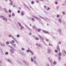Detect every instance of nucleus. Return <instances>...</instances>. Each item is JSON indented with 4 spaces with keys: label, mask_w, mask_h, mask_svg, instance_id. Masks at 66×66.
Masks as SVG:
<instances>
[{
    "label": "nucleus",
    "mask_w": 66,
    "mask_h": 66,
    "mask_svg": "<svg viewBox=\"0 0 66 66\" xmlns=\"http://www.w3.org/2000/svg\"><path fill=\"white\" fill-rule=\"evenodd\" d=\"M59 54H58V56H61V55H62V53H61V52L59 53Z\"/></svg>",
    "instance_id": "nucleus-17"
},
{
    "label": "nucleus",
    "mask_w": 66,
    "mask_h": 66,
    "mask_svg": "<svg viewBox=\"0 0 66 66\" xmlns=\"http://www.w3.org/2000/svg\"><path fill=\"white\" fill-rule=\"evenodd\" d=\"M44 20H45V21H46L47 20H48V19L47 18H46V19H44Z\"/></svg>",
    "instance_id": "nucleus-20"
},
{
    "label": "nucleus",
    "mask_w": 66,
    "mask_h": 66,
    "mask_svg": "<svg viewBox=\"0 0 66 66\" xmlns=\"http://www.w3.org/2000/svg\"><path fill=\"white\" fill-rule=\"evenodd\" d=\"M47 51L49 54H50V53L51 52V51H50V49H49V48L48 47V49H47Z\"/></svg>",
    "instance_id": "nucleus-5"
},
{
    "label": "nucleus",
    "mask_w": 66,
    "mask_h": 66,
    "mask_svg": "<svg viewBox=\"0 0 66 66\" xmlns=\"http://www.w3.org/2000/svg\"><path fill=\"white\" fill-rule=\"evenodd\" d=\"M18 25H19V26H20V27H21V24L19 22H18Z\"/></svg>",
    "instance_id": "nucleus-18"
},
{
    "label": "nucleus",
    "mask_w": 66,
    "mask_h": 66,
    "mask_svg": "<svg viewBox=\"0 0 66 66\" xmlns=\"http://www.w3.org/2000/svg\"><path fill=\"white\" fill-rule=\"evenodd\" d=\"M44 7L45 9H46V6H44Z\"/></svg>",
    "instance_id": "nucleus-59"
},
{
    "label": "nucleus",
    "mask_w": 66,
    "mask_h": 66,
    "mask_svg": "<svg viewBox=\"0 0 66 66\" xmlns=\"http://www.w3.org/2000/svg\"><path fill=\"white\" fill-rule=\"evenodd\" d=\"M32 17L34 18H35L36 19H37L38 20V19H39V18H38L37 17L35 16H33Z\"/></svg>",
    "instance_id": "nucleus-8"
},
{
    "label": "nucleus",
    "mask_w": 66,
    "mask_h": 66,
    "mask_svg": "<svg viewBox=\"0 0 66 66\" xmlns=\"http://www.w3.org/2000/svg\"><path fill=\"white\" fill-rule=\"evenodd\" d=\"M62 14L63 15H65V12H63Z\"/></svg>",
    "instance_id": "nucleus-27"
},
{
    "label": "nucleus",
    "mask_w": 66,
    "mask_h": 66,
    "mask_svg": "<svg viewBox=\"0 0 66 66\" xmlns=\"http://www.w3.org/2000/svg\"><path fill=\"white\" fill-rule=\"evenodd\" d=\"M12 16H15V14L14 13H13L12 14Z\"/></svg>",
    "instance_id": "nucleus-41"
},
{
    "label": "nucleus",
    "mask_w": 66,
    "mask_h": 66,
    "mask_svg": "<svg viewBox=\"0 0 66 66\" xmlns=\"http://www.w3.org/2000/svg\"><path fill=\"white\" fill-rule=\"evenodd\" d=\"M59 60H60L61 59V56H59Z\"/></svg>",
    "instance_id": "nucleus-25"
},
{
    "label": "nucleus",
    "mask_w": 66,
    "mask_h": 66,
    "mask_svg": "<svg viewBox=\"0 0 66 66\" xmlns=\"http://www.w3.org/2000/svg\"><path fill=\"white\" fill-rule=\"evenodd\" d=\"M1 65H2V62H1V61H0V66H1Z\"/></svg>",
    "instance_id": "nucleus-36"
},
{
    "label": "nucleus",
    "mask_w": 66,
    "mask_h": 66,
    "mask_svg": "<svg viewBox=\"0 0 66 66\" xmlns=\"http://www.w3.org/2000/svg\"><path fill=\"white\" fill-rule=\"evenodd\" d=\"M50 8L49 7L48 8V9H47V11H49V10H50Z\"/></svg>",
    "instance_id": "nucleus-40"
},
{
    "label": "nucleus",
    "mask_w": 66,
    "mask_h": 66,
    "mask_svg": "<svg viewBox=\"0 0 66 66\" xmlns=\"http://www.w3.org/2000/svg\"><path fill=\"white\" fill-rule=\"evenodd\" d=\"M38 36L39 37H40V38H41V39L43 38H42V36H40V35H39Z\"/></svg>",
    "instance_id": "nucleus-28"
},
{
    "label": "nucleus",
    "mask_w": 66,
    "mask_h": 66,
    "mask_svg": "<svg viewBox=\"0 0 66 66\" xmlns=\"http://www.w3.org/2000/svg\"><path fill=\"white\" fill-rule=\"evenodd\" d=\"M60 15L58 14L57 15V18H59V17H60Z\"/></svg>",
    "instance_id": "nucleus-26"
},
{
    "label": "nucleus",
    "mask_w": 66,
    "mask_h": 66,
    "mask_svg": "<svg viewBox=\"0 0 66 66\" xmlns=\"http://www.w3.org/2000/svg\"><path fill=\"white\" fill-rule=\"evenodd\" d=\"M10 1V2H11V3L12 2V3H13V1H12V0H11V1Z\"/></svg>",
    "instance_id": "nucleus-57"
},
{
    "label": "nucleus",
    "mask_w": 66,
    "mask_h": 66,
    "mask_svg": "<svg viewBox=\"0 0 66 66\" xmlns=\"http://www.w3.org/2000/svg\"><path fill=\"white\" fill-rule=\"evenodd\" d=\"M4 11L6 12V13H7V11H6V8H4Z\"/></svg>",
    "instance_id": "nucleus-15"
},
{
    "label": "nucleus",
    "mask_w": 66,
    "mask_h": 66,
    "mask_svg": "<svg viewBox=\"0 0 66 66\" xmlns=\"http://www.w3.org/2000/svg\"><path fill=\"white\" fill-rule=\"evenodd\" d=\"M38 46L39 47H41V45H40V44H39V45H38Z\"/></svg>",
    "instance_id": "nucleus-54"
},
{
    "label": "nucleus",
    "mask_w": 66,
    "mask_h": 66,
    "mask_svg": "<svg viewBox=\"0 0 66 66\" xmlns=\"http://www.w3.org/2000/svg\"><path fill=\"white\" fill-rule=\"evenodd\" d=\"M19 53H20L21 54H23V51L22 50H20L19 51Z\"/></svg>",
    "instance_id": "nucleus-7"
},
{
    "label": "nucleus",
    "mask_w": 66,
    "mask_h": 66,
    "mask_svg": "<svg viewBox=\"0 0 66 66\" xmlns=\"http://www.w3.org/2000/svg\"><path fill=\"white\" fill-rule=\"evenodd\" d=\"M44 39H45L44 38H42V39H41V40L44 43H45V42H44Z\"/></svg>",
    "instance_id": "nucleus-11"
},
{
    "label": "nucleus",
    "mask_w": 66,
    "mask_h": 66,
    "mask_svg": "<svg viewBox=\"0 0 66 66\" xmlns=\"http://www.w3.org/2000/svg\"><path fill=\"white\" fill-rule=\"evenodd\" d=\"M53 64H54V65H56V62L55 61H54V62L53 63Z\"/></svg>",
    "instance_id": "nucleus-31"
},
{
    "label": "nucleus",
    "mask_w": 66,
    "mask_h": 66,
    "mask_svg": "<svg viewBox=\"0 0 66 66\" xmlns=\"http://www.w3.org/2000/svg\"><path fill=\"white\" fill-rule=\"evenodd\" d=\"M9 17H11V16H12V15H11V14H9Z\"/></svg>",
    "instance_id": "nucleus-42"
},
{
    "label": "nucleus",
    "mask_w": 66,
    "mask_h": 66,
    "mask_svg": "<svg viewBox=\"0 0 66 66\" xmlns=\"http://www.w3.org/2000/svg\"><path fill=\"white\" fill-rule=\"evenodd\" d=\"M31 62H33V58H31Z\"/></svg>",
    "instance_id": "nucleus-33"
},
{
    "label": "nucleus",
    "mask_w": 66,
    "mask_h": 66,
    "mask_svg": "<svg viewBox=\"0 0 66 66\" xmlns=\"http://www.w3.org/2000/svg\"><path fill=\"white\" fill-rule=\"evenodd\" d=\"M9 12L10 13H11V12H12V11H11V10H9Z\"/></svg>",
    "instance_id": "nucleus-44"
},
{
    "label": "nucleus",
    "mask_w": 66,
    "mask_h": 66,
    "mask_svg": "<svg viewBox=\"0 0 66 66\" xmlns=\"http://www.w3.org/2000/svg\"><path fill=\"white\" fill-rule=\"evenodd\" d=\"M34 63L35 64H36V65H37V62H36V61L35 60H34Z\"/></svg>",
    "instance_id": "nucleus-22"
},
{
    "label": "nucleus",
    "mask_w": 66,
    "mask_h": 66,
    "mask_svg": "<svg viewBox=\"0 0 66 66\" xmlns=\"http://www.w3.org/2000/svg\"><path fill=\"white\" fill-rule=\"evenodd\" d=\"M65 5H66V0L65 2Z\"/></svg>",
    "instance_id": "nucleus-64"
},
{
    "label": "nucleus",
    "mask_w": 66,
    "mask_h": 66,
    "mask_svg": "<svg viewBox=\"0 0 66 66\" xmlns=\"http://www.w3.org/2000/svg\"><path fill=\"white\" fill-rule=\"evenodd\" d=\"M9 42L10 43H11V44H13V43H12V42H11L10 41H9Z\"/></svg>",
    "instance_id": "nucleus-56"
},
{
    "label": "nucleus",
    "mask_w": 66,
    "mask_h": 66,
    "mask_svg": "<svg viewBox=\"0 0 66 66\" xmlns=\"http://www.w3.org/2000/svg\"><path fill=\"white\" fill-rule=\"evenodd\" d=\"M7 62H9V63H10L11 64H12V61L10 59H8L7 60Z\"/></svg>",
    "instance_id": "nucleus-10"
},
{
    "label": "nucleus",
    "mask_w": 66,
    "mask_h": 66,
    "mask_svg": "<svg viewBox=\"0 0 66 66\" xmlns=\"http://www.w3.org/2000/svg\"><path fill=\"white\" fill-rule=\"evenodd\" d=\"M8 54H9V53L8 52H6L5 53V54H6V55H8Z\"/></svg>",
    "instance_id": "nucleus-32"
},
{
    "label": "nucleus",
    "mask_w": 66,
    "mask_h": 66,
    "mask_svg": "<svg viewBox=\"0 0 66 66\" xmlns=\"http://www.w3.org/2000/svg\"><path fill=\"white\" fill-rule=\"evenodd\" d=\"M10 47L11 48H12L11 49H10V51L11 53L12 54H13V53H14V50H15V49L13 47H12L11 46H10Z\"/></svg>",
    "instance_id": "nucleus-1"
},
{
    "label": "nucleus",
    "mask_w": 66,
    "mask_h": 66,
    "mask_svg": "<svg viewBox=\"0 0 66 66\" xmlns=\"http://www.w3.org/2000/svg\"><path fill=\"white\" fill-rule=\"evenodd\" d=\"M39 17H40L41 18H42V19H44V18H42V17L40 16V15H39Z\"/></svg>",
    "instance_id": "nucleus-53"
},
{
    "label": "nucleus",
    "mask_w": 66,
    "mask_h": 66,
    "mask_svg": "<svg viewBox=\"0 0 66 66\" xmlns=\"http://www.w3.org/2000/svg\"><path fill=\"white\" fill-rule=\"evenodd\" d=\"M59 21L60 22V23H62V21L61 20V19H59Z\"/></svg>",
    "instance_id": "nucleus-24"
},
{
    "label": "nucleus",
    "mask_w": 66,
    "mask_h": 66,
    "mask_svg": "<svg viewBox=\"0 0 66 66\" xmlns=\"http://www.w3.org/2000/svg\"><path fill=\"white\" fill-rule=\"evenodd\" d=\"M21 14L22 16H23L24 15V14L23 13V12H22L21 13Z\"/></svg>",
    "instance_id": "nucleus-21"
},
{
    "label": "nucleus",
    "mask_w": 66,
    "mask_h": 66,
    "mask_svg": "<svg viewBox=\"0 0 66 66\" xmlns=\"http://www.w3.org/2000/svg\"><path fill=\"white\" fill-rule=\"evenodd\" d=\"M24 63L25 65H27V66H29V63L27 61H24Z\"/></svg>",
    "instance_id": "nucleus-3"
},
{
    "label": "nucleus",
    "mask_w": 66,
    "mask_h": 66,
    "mask_svg": "<svg viewBox=\"0 0 66 66\" xmlns=\"http://www.w3.org/2000/svg\"><path fill=\"white\" fill-rule=\"evenodd\" d=\"M18 13H20V11L19 10H18Z\"/></svg>",
    "instance_id": "nucleus-49"
},
{
    "label": "nucleus",
    "mask_w": 66,
    "mask_h": 66,
    "mask_svg": "<svg viewBox=\"0 0 66 66\" xmlns=\"http://www.w3.org/2000/svg\"><path fill=\"white\" fill-rule=\"evenodd\" d=\"M25 26L26 27H27V28L28 27V26H27V25H25Z\"/></svg>",
    "instance_id": "nucleus-61"
},
{
    "label": "nucleus",
    "mask_w": 66,
    "mask_h": 66,
    "mask_svg": "<svg viewBox=\"0 0 66 66\" xmlns=\"http://www.w3.org/2000/svg\"><path fill=\"white\" fill-rule=\"evenodd\" d=\"M59 44H61V42H59Z\"/></svg>",
    "instance_id": "nucleus-58"
},
{
    "label": "nucleus",
    "mask_w": 66,
    "mask_h": 66,
    "mask_svg": "<svg viewBox=\"0 0 66 66\" xmlns=\"http://www.w3.org/2000/svg\"><path fill=\"white\" fill-rule=\"evenodd\" d=\"M35 39L37 40H39V38L37 37H36L35 38Z\"/></svg>",
    "instance_id": "nucleus-16"
},
{
    "label": "nucleus",
    "mask_w": 66,
    "mask_h": 66,
    "mask_svg": "<svg viewBox=\"0 0 66 66\" xmlns=\"http://www.w3.org/2000/svg\"><path fill=\"white\" fill-rule=\"evenodd\" d=\"M32 20L33 21H35V20H34V18H32Z\"/></svg>",
    "instance_id": "nucleus-34"
},
{
    "label": "nucleus",
    "mask_w": 66,
    "mask_h": 66,
    "mask_svg": "<svg viewBox=\"0 0 66 66\" xmlns=\"http://www.w3.org/2000/svg\"><path fill=\"white\" fill-rule=\"evenodd\" d=\"M45 13L46 14H48V12H47L46 11H45Z\"/></svg>",
    "instance_id": "nucleus-43"
},
{
    "label": "nucleus",
    "mask_w": 66,
    "mask_h": 66,
    "mask_svg": "<svg viewBox=\"0 0 66 66\" xmlns=\"http://www.w3.org/2000/svg\"><path fill=\"white\" fill-rule=\"evenodd\" d=\"M46 39V42H49V40H48L47 39Z\"/></svg>",
    "instance_id": "nucleus-50"
},
{
    "label": "nucleus",
    "mask_w": 66,
    "mask_h": 66,
    "mask_svg": "<svg viewBox=\"0 0 66 66\" xmlns=\"http://www.w3.org/2000/svg\"><path fill=\"white\" fill-rule=\"evenodd\" d=\"M12 44H14V43H15V41L13 40H12Z\"/></svg>",
    "instance_id": "nucleus-30"
},
{
    "label": "nucleus",
    "mask_w": 66,
    "mask_h": 66,
    "mask_svg": "<svg viewBox=\"0 0 66 66\" xmlns=\"http://www.w3.org/2000/svg\"><path fill=\"white\" fill-rule=\"evenodd\" d=\"M34 1H32L31 2V4H34Z\"/></svg>",
    "instance_id": "nucleus-48"
},
{
    "label": "nucleus",
    "mask_w": 66,
    "mask_h": 66,
    "mask_svg": "<svg viewBox=\"0 0 66 66\" xmlns=\"http://www.w3.org/2000/svg\"><path fill=\"white\" fill-rule=\"evenodd\" d=\"M24 4V5H25V6H26V7H27V9H28V10H29V8H28V6H27L26 4Z\"/></svg>",
    "instance_id": "nucleus-23"
},
{
    "label": "nucleus",
    "mask_w": 66,
    "mask_h": 66,
    "mask_svg": "<svg viewBox=\"0 0 66 66\" xmlns=\"http://www.w3.org/2000/svg\"><path fill=\"white\" fill-rule=\"evenodd\" d=\"M29 31H31V29H30V28H29Z\"/></svg>",
    "instance_id": "nucleus-60"
},
{
    "label": "nucleus",
    "mask_w": 66,
    "mask_h": 66,
    "mask_svg": "<svg viewBox=\"0 0 66 66\" xmlns=\"http://www.w3.org/2000/svg\"><path fill=\"white\" fill-rule=\"evenodd\" d=\"M59 7H60V6H57L56 7V8L57 9H59Z\"/></svg>",
    "instance_id": "nucleus-35"
},
{
    "label": "nucleus",
    "mask_w": 66,
    "mask_h": 66,
    "mask_svg": "<svg viewBox=\"0 0 66 66\" xmlns=\"http://www.w3.org/2000/svg\"><path fill=\"white\" fill-rule=\"evenodd\" d=\"M21 27L20 28V29L22 30V29H23L24 28V27H22V26H21V27Z\"/></svg>",
    "instance_id": "nucleus-29"
},
{
    "label": "nucleus",
    "mask_w": 66,
    "mask_h": 66,
    "mask_svg": "<svg viewBox=\"0 0 66 66\" xmlns=\"http://www.w3.org/2000/svg\"><path fill=\"white\" fill-rule=\"evenodd\" d=\"M64 52L65 54H66V51H64Z\"/></svg>",
    "instance_id": "nucleus-62"
},
{
    "label": "nucleus",
    "mask_w": 66,
    "mask_h": 66,
    "mask_svg": "<svg viewBox=\"0 0 66 66\" xmlns=\"http://www.w3.org/2000/svg\"><path fill=\"white\" fill-rule=\"evenodd\" d=\"M13 39H14V40L15 41V42H16V43H17L18 44V42H17V41L16 40V39L15 38H13Z\"/></svg>",
    "instance_id": "nucleus-14"
},
{
    "label": "nucleus",
    "mask_w": 66,
    "mask_h": 66,
    "mask_svg": "<svg viewBox=\"0 0 66 66\" xmlns=\"http://www.w3.org/2000/svg\"><path fill=\"white\" fill-rule=\"evenodd\" d=\"M58 32H59V34L61 35V29L58 30Z\"/></svg>",
    "instance_id": "nucleus-13"
},
{
    "label": "nucleus",
    "mask_w": 66,
    "mask_h": 66,
    "mask_svg": "<svg viewBox=\"0 0 66 66\" xmlns=\"http://www.w3.org/2000/svg\"><path fill=\"white\" fill-rule=\"evenodd\" d=\"M22 50H25V49H24V48H22L21 49Z\"/></svg>",
    "instance_id": "nucleus-47"
},
{
    "label": "nucleus",
    "mask_w": 66,
    "mask_h": 66,
    "mask_svg": "<svg viewBox=\"0 0 66 66\" xmlns=\"http://www.w3.org/2000/svg\"><path fill=\"white\" fill-rule=\"evenodd\" d=\"M2 7L0 6V10H2Z\"/></svg>",
    "instance_id": "nucleus-51"
},
{
    "label": "nucleus",
    "mask_w": 66,
    "mask_h": 66,
    "mask_svg": "<svg viewBox=\"0 0 66 66\" xmlns=\"http://www.w3.org/2000/svg\"><path fill=\"white\" fill-rule=\"evenodd\" d=\"M4 16H1V17H2V18H4Z\"/></svg>",
    "instance_id": "nucleus-52"
},
{
    "label": "nucleus",
    "mask_w": 66,
    "mask_h": 66,
    "mask_svg": "<svg viewBox=\"0 0 66 66\" xmlns=\"http://www.w3.org/2000/svg\"><path fill=\"white\" fill-rule=\"evenodd\" d=\"M16 36H17V37H19L20 36H19V35H17Z\"/></svg>",
    "instance_id": "nucleus-39"
},
{
    "label": "nucleus",
    "mask_w": 66,
    "mask_h": 66,
    "mask_svg": "<svg viewBox=\"0 0 66 66\" xmlns=\"http://www.w3.org/2000/svg\"><path fill=\"white\" fill-rule=\"evenodd\" d=\"M5 44L4 43L1 44V46H3V47H4V46H5Z\"/></svg>",
    "instance_id": "nucleus-12"
},
{
    "label": "nucleus",
    "mask_w": 66,
    "mask_h": 66,
    "mask_svg": "<svg viewBox=\"0 0 66 66\" xmlns=\"http://www.w3.org/2000/svg\"><path fill=\"white\" fill-rule=\"evenodd\" d=\"M3 20H5V21H7V19H6V18H5V17H4V18H3Z\"/></svg>",
    "instance_id": "nucleus-6"
},
{
    "label": "nucleus",
    "mask_w": 66,
    "mask_h": 66,
    "mask_svg": "<svg viewBox=\"0 0 66 66\" xmlns=\"http://www.w3.org/2000/svg\"><path fill=\"white\" fill-rule=\"evenodd\" d=\"M34 58L35 59H36V57H34Z\"/></svg>",
    "instance_id": "nucleus-63"
},
{
    "label": "nucleus",
    "mask_w": 66,
    "mask_h": 66,
    "mask_svg": "<svg viewBox=\"0 0 66 66\" xmlns=\"http://www.w3.org/2000/svg\"><path fill=\"white\" fill-rule=\"evenodd\" d=\"M55 52H56V53H57L58 51H57L56 50H55Z\"/></svg>",
    "instance_id": "nucleus-38"
},
{
    "label": "nucleus",
    "mask_w": 66,
    "mask_h": 66,
    "mask_svg": "<svg viewBox=\"0 0 66 66\" xmlns=\"http://www.w3.org/2000/svg\"><path fill=\"white\" fill-rule=\"evenodd\" d=\"M13 46H14V47H15V46H16V44H13Z\"/></svg>",
    "instance_id": "nucleus-55"
},
{
    "label": "nucleus",
    "mask_w": 66,
    "mask_h": 66,
    "mask_svg": "<svg viewBox=\"0 0 66 66\" xmlns=\"http://www.w3.org/2000/svg\"><path fill=\"white\" fill-rule=\"evenodd\" d=\"M33 28H34L35 29H36V27H35V26H33Z\"/></svg>",
    "instance_id": "nucleus-45"
},
{
    "label": "nucleus",
    "mask_w": 66,
    "mask_h": 66,
    "mask_svg": "<svg viewBox=\"0 0 66 66\" xmlns=\"http://www.w3.org/2000/svg\"><path fill=\"white\" fill-rule=\"evenodd\" d=\"M26 51H27V52H28V53L29 52H30L32 54V55H33V54L34 53H33V52H32V51H31V50H30L29 48H28V50H27Z\"/></svg>",
    "instance_id": "nucleus-2"
},
{
    "label": "nucleus",
    "mask_w": 66,
    "mask_h": 66,
    "mask_svg": "<svg viewBox=\"0 0 66 66\" xmlns=\"http://www.w3.org/2000/svg\"><path fill=\"white\" fill-rule=\"evenodd\" d=\"M57 50H58L59 52H60V46H59V45H58L57 46Z\"/></svg>",
    "instance_id": "nucleus-4"
},
{
    "label": "nucleus",
    "mask_w": 66,
    "mask_h": 66,
    "mask_svg": "<svg viewBox=\"0 0 66 66\" xmlns=\"http://www.w3.org/2000/svg\"><path fill=\"white\" fill-rule=\"evenodd\" d=\"M49 61H50V62L51 63H52V60H50Z\"/></svg>",
    "instance_id": "nucleus-46"
},
{
    "label": "nucleus",
    "mask_w": 66,
    "mask_h": 66,
    "mask_svg": "<svg viewBox=\"0 0 66 66\" xmlns=\"http://www.w3.org/2000/svg\"><path fill=\"white\" fill-rule=\"evenodd\" d=\"M38 29V32H40L41 31V29H40V28L38 29V28H37Z\"/></svg>",
    "instance_id": "nucleus-19"
},
{
    "label": "nucleus",
    "mask_w": 66,
    "mask_h": 66,
    "mask_svg": "<svg viewBox=\"0 0 66 66\" xmlns=\"http://www.w3.org/2000/svg\"><path fill=\"white\" fill-rule=\"evenodd\" d=\"M6 44H7V45H9V42H6Z\"/></svg>",
    "instance_id": "nucleus-37"
},
{
    "label": "nucleus",
    "mask_w": 66,
    "mask_h": 66,
    "mask_svg": "<svg viewBox=\"0 0 66 66\" xmlns=\"http://www.w3.org/2000/svg\"><path fill=\"white\" fill-rule=\"evenodd\" d=\"M43 32H44V33H47V34H48V33H49V32L47 31L44 30H43Z\"/></svg>",
    "instance_id": "nucleus-9"
}]
</instances>
